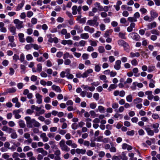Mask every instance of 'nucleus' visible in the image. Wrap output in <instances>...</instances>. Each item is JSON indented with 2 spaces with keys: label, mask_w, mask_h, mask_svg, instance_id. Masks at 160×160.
<instances>
[{
  "label": "nucleus",
  "mask_w": 160,
  "mask_h": 160,
  "mask_svg": "<svg viewBox=\"0 0 160 160\" xmlns=\"http://www.w3.org/2000/svg\"><path fill=\"white\" fill-rule=\"evenodd\" d=\"M99 78L101 80L104 81V82H108V81L107 80V77L104 75H101L99 77Z\"/></svg>",
  "instance_id": "a19ab883"
},
{
  "label": "nucleus",
  "mask_w": 160,
  "mask_h": 160,
  "mask_svg": "<svg viewBox=\"0 0 160 160\" xmlns=\"http://www.w3.org/2000/svg\"><path fill=\"white\" fill-rule=\"evenodd\" d=\"M72 13L73 15H76L77 13L79 14H81L82 13V7L81 6L78 7L76 5L73 6L72 8Z\"/></svg>",
  "instance_id": "39448f33"
},
{
  "label": "nucleus",
  "mask_w": 160,
  "mask_h": 160,
  "mask_svg": "<svg viewBox=\"0 0 160 160\" xmlns=\"http://www.w3.org/2000/svg\"><path fill=\"white\" fill-rule=\"evenodd\" d=\"M98 51L100 53H102L105 52V50L103 47L99 46L98 47Z\"/></svg>",
  "instance_id": "bf43d9fd"
},
{
  "label": "nucleus",
  "mask_w": 160,
  "mask_h": 160,
  "mask_svg": "<svg viewBox=\"0 0 160 160\" xmlns=\"http://www.w3.org/2000/svg\"><path fill=\"white\" fill-rule=\"evenodd\" d=\"M135 134V131L133 130H132L131 131H128L127 132L126 134L128 136H132Z\"/></svg>",
  "instance_id": "5fc2aeb1"
},
{
  "label": "nucleus",
  "mask_w": 160,
  "mask_h": 160,
  "mask_svg": "<svg viewBox=\"0 0 160 160\" xmlns=\"http://www.w3.org/2000/svg\"><path fill=\"white\" fill-rule=\"evenodd\" d=\"M72 128L74 130H76L79 127L78 124L76 123H73L71 125Z\"/></svg>",
  "instance_id": "6e6d98bb"
},
{
  "label": "nucleus",
  "mask_w": 160,
  "mask_h": 160,
  "mask_svg": "<svg viewBox=\"0 0 160 160\" xmlns=\"http://www.w3.org/2000/svg\"><path fill=\"white\" fill-rule=\"evenodd\" d=\"M121 61L120 60H116L115 62V64L114 66V68L117 70H118L121 68Z\"/></svg>",
  "instance_id": "9b49d317"
},
{
  "label": "nucleus",
  "mask_w": 160,
  "mask_h": 160,
  "mask_svg": "<svg viewBox=\"0 0 160 160\" xmlns=\"http://www.w3.org/2000/svg\"><path fill=\"white\" fill-rule=\"evenodd\" d=\"M137 86V82H135L132 83V85L130 87V88L132 90H135L136 89Z\"/></svg>",
  "instance_id": "09e8293b"
},
{
  "label": "nucleus",
  "mask_w": 160,
  "mask_h": 160,
  "mask_svg": "<svg viewBox=\"0 0 160 160\" xmlns=\"http://www.w3.org/2000/svg\"><path fill=\"white\" fill-rule=\"evenodd\" d=\"M128 20L131 23H134V22L137 21V19L134 17H129L128 18Z\"/></svg>",
  "instance_id": "ea45409f"
},
{
  "label": "nucleus",
  "mask_w": 160,
  "mask_h": 160,
  "mask_svg": "<svg viewBox=\"0 0 160 160\" xmlns=\"http://www.w3.org/2000/svg\"><path fill=\"white\" fill-rule=\"evenodd\" d=\"M103 137L101 136H99L97 138H95L94 139V141H96L98 142L102 141Z\"/></svg>",
  "instance_id": "864d4df0"
},
{
  "label": "nucleus",
  "mask_w": 160,
  "mask_h": 160,
  "mask_svg": "<svg viewBox=\"0 0 160 160\" xmlns=\"http://www.w3.org/2000/svg\"><path fill=\"white\" fill-rule=\"evenodd\" d=\"M4 135L3 132L1 130H0V140L3 141H5L6 140V137L3 136Z\"/></svg>",
  "instance_id": "58836bf2"
},
{
  "label": "nucleus",
  "mask_w": 160,
  "mask_h": 160,
  "mask_svg": "<svg viewBox=\"0 0 160 160\" xmlns=\"http://www.w3.org/2000/svg\"><path fill=\"white\" fill-rule=\"evenodd\" d=\"M98 109L101 113H103L105 112V109L102 106H99L98 107Z\"/></svg>",
  "instance_id": "3c124183"
},
{
  "label": "nucleus",
  "mask_w": 160,
  "mask_h": 160,
  "mask_svg": "<svg viewBox=\"0 0 160 160\" xmlns=\"http://www.w3.org/2000/svg\"><path fill=\"white\" fill-rule=\"evenodd\" d=\"M142 98H137L133 100V103L134 104H136L142 103Z\"/></svg>",
  "instance_id": "393cba45"
},
{
  "label": "nucleus",
  "mask_w": 160,
  "mask_h": 160,
  "mask_svg": "<svg viewBox=\"0 0 160 160\" xmlns=\"http://www.w3.org/2000/svg\"><path fill=\"white\" fill-rule=\"evenodd\" d=\"M42 69V67L41 63H39L37 65V72H41Z\"/></svg>",
  "instance_id": "49530a36"
},
{
  "label": "nucleus",
  "mask_w": 160,
  "mask_h": 160,
  "mask_svg": "<svg viewBox=\"0 0 160 160\" xmlns=\"http://www.w3.org/2000/svg\"><path fill=\"white\" fill-rule=\"evenodd\" d=\"M118 44L121 47H123V45L126 43V42H125L123 40L119 39L118 41Z\"/></svg>",
  "instance_id": "c9c22d12"
},
{
  "label": "nucleus",
  "mask_w": 160,
  "mask_h": 160,
  "mask_svg": "<svg viewBox=\"0 0 160 160\" xmlns=\"http://www.w3.org/2000/svg\"><path fill=\"white\" fill-rule=\"evenodd\" d=\"M9 30L12 35H15L17 34L16 32V28L15 27L13 26H11L9 28Z\"/></svg>",
  "instance_id": "a878e982"
},
{
  "label": "nucleus",
  "mask_w": 160,
  "mask_h": 160,
  "mask_svg": "<svg viewBox=\"0 0 160 160\" xmlns=\"http://www.w3.org/2000/svg\"><path fill=\"white\" fill-rule=\"evenodd\" d=\"M26 58L28 61H30L33 59V57L31 54H28L26 56Z\"/></svg>",
  "instance_id": "13d9d810"
},
{
  "label": "nucleus",
  "mask_w": 160,
  "mask_h": 160,
  "mask_svg": "<svg viewBox=\"0 0 160 160\" xmlns=\"http://www.w3.org/2000/svg\"><path fill=\"white\" fill-rule=\"evenodd\" d=\"M18 124L19 126L21 128H23L25 127V122L22 120H20L18 122Z\"/></svg>",
  "instance_id": "a18cd8bd"
},
{
  "label": "nucleus",
  "mask_w": 160,
  "mask_h": 160,
  "mask_svg": "<svg viewBox=\"0 0 160 160\" xmlns=\"http://www.w3.org/2000/svg\"><path fill=\"white\" fill-rule=\"evenodd\" d=\"M26 121L27 127L29 128H32L33 127H39L41 124L34 119H31L30 117L27 116L25 118Z\"/></svg>",
  "instance_id": "f03ea898"
},
{
  "label": "nucleus",
  "mask_w": 160,
  "mask_h": 160,
  "mask_svg": "<svg viewBox=\"0 0 160 160\" xmlns=\"http://www.w3.org/2000/svg\"><path fill=\"white\" fill-rule=\"evenodd\" d=\"M35 96L37 99V102L39 104H40L42 103V96L39 93L36 94Z\"/></svg>",
  "instance_id": "2eb2a0df"
},
{
  "label": "nucleus",
  "mask_w": 160,
  "mask_h": 160,
  "mask_svg": "<svg viewBox=\"0 0 160 160\" xmlns=\"http://www.w3.org/2000/svg\"><path fill=\"white\" fill-rule=\"evenodd\" d=\"M128 156L130 157L129 160H137V158L134 157V153L132 152H129Z\"/></svg>",
  "instance_id": "7c9ffc66"
},
{
  "label": "nucleus",
  "mask_w": 160,
  "mask_h": 160,
  "mask_svg": "<svg viewBox=\"0 0 160 160\" xmlns=\"http://www.w3.org/2000/svg\"><path fill=\"white\" fill-rule=\"evenodd\" d=\"M133 72L134 73V76L135 77H139L140 76L139 73H138V69L137 68H134L132 70Z\"/></svg>",
  "instance_id": "c756f323"
},
{
  "label": "nucleus",
  "mask_w": 160,
  "mask_h": 160,
  "mask_svg": "<svg viewBox=\"0 0 160 160\" xmlns=\"http://www.w3.org/2000/svg\"><path fill=\"white\" fill-rule=\"evenodd\" d=\"M40 136L44 142H47L48 140V138L46 136V133H42Z\"/></svg>",
  "instance_id": "5701e85b"
},
{
  "label": "nucleus",
  "mask_w": 160,
  "mask_h": 160,
  "mask_svg": "<svg viewBox=\"0 0 160 160\" xmlns=\"http://www.w3.org/2000/svg\"><path fill=\"white\" fill-rule=\"evenodd\" d=\"M65 27V25L64 24H59L57 26L56 28L58 30H59L61 29L62 28Z\"/></svg>",
  "instance_id": "052dcab7"
},
{
  "label": "nucleus",
  "mask_w": 160,
  "mask_h": 160,
  "mask_svg": "<svg viewBox=\"0 0 160 160\" xmlns=\"http://www.w3.org/2000/svg\"><path fill=\"white\" fill-rule=\"evenodd\" d=\"M80 38L83 39H87L89 38V35L88 33H83L80 34Z\"/></svg>",
  "instance_id": "bb28decb"
},
{
  "label": "nucleus",
  "mask_w": 160,
  "mask_h": 160,
  "mask_svg": "<svg viewBox=\"0 0 160 160\" xmlns=\"http://www.w3.org/2000/svg\"><path fill=\"white\" fill-rule=\"evenodd\" d=\"M60 147L62 151L68 152L70 150V148L68 147L65 143V140L62 139L59 143Z\"/></svg>",
  "instance_id": "20e7f679"
},
{
  "label": "nucleus",
  "mask_w": 160,
  "mask_h": 160,
  "mask_svg": "<svg viewBox=\"0 0 160 160\" xmlns=\"http://www.w3.org/2000/svg\"><path fill=\"white\" fill-rule=\"evenodd\" d=\"M126 34L125 32L123 33L120 32L118 33V36L120 38L122 39H125L126 38L125 36Z\"/></svg>",
  "instance_id": "2f4dec72"
},
{
  "label": "nucleus",
  "mask_w": 160,
  "mask_h": 160,
  "mask_svg": "<svg viewBox=\"0 0 160 160\" xmlns=\"http://www.w3.org/2000/svg\"><path fill=\"white\" fill-rule=\"evenodd\" d=\"M64 64L66 65H68L71 63V60L69 59H64Z\"/></svg>",
  "instance_id": "e2e57ef3"
},
{
  "label": "nucleus",
  "mask_w": 160,
  "mask_h": 160,
  "mask_svg": "<svg viewBox=\"0 0 160 160\" xmlns=\"http://www.w3.org/2000/svg\"><path fill=\"white\" fill-rule=\"evenodd\" d=\"M32 48V44H27L25 47V49L27 50L31 49Z\"/></svg>",
  "instance_id": "603ef678"
},
{
  "label": "nucleus",
  "mask_w": 160,
  "mask_h": 160,
  "mask_svg": "<svg viewBox=\"0 0 160 160\" xmlns=\"http://www.w3.org/2000/svg\"><path fill=\"white\" fill-rule=\"evenodd\" d=\"M84 30L86 32H88L89 33H92L95 31V29L94 28L90 27L88 26H86L84 28Z\"/></svg>",
  "instance_id": "ddd939ff"
},
{
  "label": "nucleus",
  "mask_w": 160,
  "mask_h": 160,
  "mask_svg": "<svg viewBox=\"0 0 160 160\" xmlns=\"http://www.w3.org/2000/svg\"><path fill=\"white\" fill-rule=\"evenodd\" d=\"M13 22L16 25L15 27L18 29H20L24 27L23 22L20 21L18 19H15Z\"/></svg>",
  "instance_id": "423d86ee"
},
{
  "label": "nucleus",
  "mask_w": 160,
  "mask_h": 160,
  "mask_svg": "<svg viewBox=\"0 0 160 160\" xmlns=\"http://www.w3.org/2000/svg\"><path fill=\"white\" fill-rule=\"evenodd\" d=\"M123 47L124 50L127 52H129L130 46L127 42H126Z\"/></svg>",
  "instance_id": "473e14b6"
},
{
  "label": "nucleus",
  "mask_w": 160,
  "mask_h": 160,
  "mask_svg": "<svg viewBox=\"0 0 160 160\" xmlns=\"http://www.w3.org/2000/svg\"><path fill=\"white\" fill-rule=\"evenodd\" d=\"M52 89L58 92H61L62 91L59 87L53 85L52 86Z\"/></svg>",
  "instance_id": "4be33fe9"
},
{
  "label": "nucleus",
  "mask_w": 160,
  "mask_h": 160,
  "mask_svg": "<svg viewBox=\"0 0 160 160\" xmlns=\"http://www.w3.org/2000/svg\"><path fill=\"white\" fill-rule=\"evenodd\" d=\"M86 150L85 149L77 148L76 149V152L78 154H82L83 155L85 153Z\"/></svg>",
  "instance_id": "aec40b11"
},
{
  "label": "nucleus",
  "mask_w": 160,
  "mask_h": 160,
  "mask_svg": "<svg viewBox=\"0 0 160 160\" xmlns=\"http://www.w3.org/2000/svg\"><path fill=\"white\" fill-rule=\"evenodd\" d=\"M16 91L15 88H9L7 89V92L9 93H12L15 92Z\"/></svg>",
  "instance_id": "de8ad7c7"
},
{
  "label": "nucleus",
  "mask_w": 160,
  "mask_h": 160,
  "mask_svg": "<svg viewBox=\"0 0 160 160\" xmlns=\"http://www.w3.org/2000/svg\"><path fill=\"white\" fill-rule=\"evenodd\" d=\"M9 63V62L8 60H4L2 61V64L4 66L6 67L8 65Z\"/></svg>",
  "instance_id": "774afa93"
},
{
  "label": "nucleus",
  "mask_w": 160,
  "mask_h": 160,
  "mask_svg": "<svg viewBox=\"0 0 160 160\" xmlns=\"http://www.w3.org/2000/svg\"><path fill=\"white\" fill-rule=\"evenodd\" d=\"M19 41L21 42H25V39L24 38V34L22 33H19L18 34Z\"/></svg>",
  "instance_id": "b1692460"
},
{
  "label": "nucleus",
  "mask_w": 160,
  "mask_h": 160,
  "mask_svg": "<svg viewBox=\"0 0 160 160\" xmlns=\"http://www.w3.org/2000/svg\"><path fill=\"white\" fill-rule=\"evenodd\" d=\"M128 37L129 38H132L136 41H138L140 38V36L137 33L135 32L130 33L128 35Z\"/></svg>",
  "instance_id": "6e6552de"
},
{
  "label": "nucleus",
  "mask_w": 160,
  "mask_h": 160,
  "mask_svg": "<svg viewBox=\"0 0 160 160\" xmlns=\"http://www.w3.org/2000/svg\"><path fill=\"white\" fill-rule=\"evenodd\" d=\"M94 6L99 11H102L103 7L101 6L100 3L96 2L94 4Z\"/></svg>",
  "instance_id": "412c9836"
},
{
  "label": "nucleus",
  "mask_w": 160,
  "mask_h": 160,
  "mask_svg": "<svg viewBox=\"0 0 160 160\" xmlns=\"http://www.w3.org/2000/svg\"><path fill=\"white\" fill-rule=\"evenodd\" d=\"M25 59V56L23 53H21L20 55V57L19 59L20 60L21 62H24Z\"/></svg>",
  "instance_id": "4d7b16f0"
},
{
  "label": "nucleus",
  "mask_w": 160,
  "mask_h": 160,
  "mask_svg": "<svg viewBox=\"0 0 160 160\" xmlns=\"http://www.w3.org/2000/svg\"><path fill=\"white\" fill-rule=\"evenodd\" d=\"M10 136L11 138L13 139H16L18 138V135L15 130H14V131L11 133Z\"/></svg>",
  "instance_id": "4c0bfd02"
},
{
  "label": "nucleus",
  "mask_w": 160,
  "mask_h": 160,
  "mask_svg": "<svg viewBox=\"0 0 160 160\" xmlns=\"http://www.w3.org/2000/svg\"><path fill=\"white\" fill-rule=\"evenodd\" d=\"M143 19L145 21H148L149 22H150L152 21V20L151 17H149L148 15L145 16L143 18Z\"/></svg>",
  "instance_id": "69168bd1"
},
{
  "label": "nucleus",
  "mask_w": 160,
  "mask_h": 160,
  "mask_svg": "<svg viewBox=\"0 0 160 160\" xmlns=\"http://www.w3.org/2000/svg\"><path fill=\"white\" fill-rule=\"evenodd\" d=\"M149 126H145L143 128L146 131L147 134L150 136H153L154 134V133H157L159 132L158 127L159 124L158 123H156L152 124L151 126L154 129V130H151V128L148 127Z\"/></svg>",
  "instance_id": "f257e3e1"
},
{
  "label": "nucleus",
  "mask_w": 160,
  "mask_h": 160,
  "mask_svg": "<svg viewBox=\"0 0 160 160\" xmlns=\"http://www.w3.org/2000/svg\"><path fill=\"white\" fill-rule=\"evenodd\" d=\"M20 68L22 70L21 72H23V73H25V71L26 69V66L24 65L21 64L20 65Z\"/></svg>",
  "instance_id": "338daca9"
},
{
  "label": "nucleus",
  "mask_w": 160,
  "mask_h": 160,
  "mask_svg": "<svg viewBox=\"0 0 160 160\" xmlns=\"http://www.w3.org/2000/svg\"><path fill=\"white\" fill-rule=\"evenodd\" d=\"M32 138H28L27 140H25L24 141V143L26 144H27L28 145L30 144L32 142Z\"/></svg>",
  "instance_id": "0e129e2a"
},
{
  "label": "nucleus",
  "mask_w": 160,
  "mask_h": 160,
  "mask_svg": "<svg viewBox=\"0 0 160 160\" xmlns=\"http://www.w3.org/2000/svg\"><path fill=\"white\" fill-rule=\"evenodd\" d=\"M122 148L123 149H127L129 151L132 149V147L129 145L124 143L122 145Z\"/></svg>",
  "instance_id": "dca6fc26"
},
{
  "label": "nucleus",
  "mask_w": 160,
  "mask_h": 160,
  "mask_svg": "<svg viewBox=\"0 0 160 160\" xmlns=\"http://www.w3.org/2000/svg\"><path fill=\"white\" fill-rule=\"evenodd\" d=\"M131 63L132 65L136 66L138 65V62L136 59H134L131 61Z\"/></svg>",
  "instance_id": "680f3d73"
},
{
  "label": "nucleus",
  "mask_w": 160,
  "mask_h": 160,
  "mask_svg": "<svg viewBox=\"0 0 160 160\" xmlns=\"http://www.w3.org/2000/svg\"><path fill=\"white\" fill-rule=\"evenodd\" d=\"M89 42L90 43V44L93 47H96L97 46V42H98V41H96L95 40H90L89 41Z\"/></svg>",
  "instance_id": "79ce46f5"
},
{
  "label": "nucleus",
  "mask_w": 160,
  "mask_h": 160,
  "mask_svg": "<svg viewBox=\"0 0 160 160\" xmlns=\"http://www.w3.org/2000/svg\"><path fill=\"white\" fill-rule=\"evenodd\" d=\"M120 156L121 159L122 160H128V158L126 156V153L123 152L122 153L121 155Z\"/></svg>",
  "instance_id": "c85d7f7f"
},
{
  "label": "nucleus",
  "mask_w": 160,
  "mask_h": 160,
  "mask_svg": "<svg viewBox=\"0 0 160 160\" xmlns=\"http://www.w3.org/2000/svg\"><path fill=\"white\" fill-rule=\"evenodd\" d=\"M58 34L62 35H65V39H68L70 38L71 35L69 33H68L67 29L65 28L62 29L61 31H58Z\"/></svg>",
  "instance_id": "0eeeda50"
},
{
  "label": "nucleus",
  "mask_w": 160,
  "mask_h": 160,
  "mask_svg": "<svg viewBox=\"0 0 160 160\" xmlns=\"http://www.w3.org/2000/svg\"><path fill=\"white\" fill-rule=\"evenodd\" d=\"M135 24L134 23H131L130 26L127 28V31L128 32H131L133 31V28L135 27Z\"/></svg>",
  "instance_id": "a211bd4d"
},
{
  "label": "nucleus",
  "mask_w": 160,
  "mask_h": 160,
  "mask_svg": "<svg viewBox=\"0 0 160 160\" xmlns=\"http://www.w3.org/2000/svg\"><path fill=\"white\" fill-rule=\"evenodd\" d=\"M25 1L24 0H22L21 3L18 4L16 10L18 11L22 9V8L25 4Z\"/></svg>",
  "instance_id": "6ab92c4d"
},
{
  "label": "nucleus",
  "mask_w": 160,
  "mask_h": 160,
  "mask_svg": "<svg viewBox=\"0 0 160 160\" xmlns=\"http://www.w3.org/2000/svg\"><path fill=\"white\" fill-rule=\"evenodd\" d=\"M155 66L150 65L148 67V72H151L155 70Z\"/></svg>",
  "instance_id": "c03bdc74"
},
{
  "label": "nucleus",
  "mask_w": 160,
  "mask_h": 160,
  "mask_svg": "<svg viewBox=\"0 0 160 160\" xmlns=\"http://www.w3.org/2000/svg\"><path fill=\"white\" fill-rule=\"evenodd\" d=\"M111 145V147H110L109 151L111 152H116L117 151V149L114 146L113 144H112V142H110Z\"/></svg>",
  "instance_id": "cd10ccee"
},
{
  "label": "nucleus",
  "mask_w": 160,
  "mask_h": 160,
  "mask_svg": "<svg viewBox=\"0 0 160 160\" xmlns=\"http://www.w3.org/2000/svg\"><path fill=\"white\" fill-rule=\"evenodd\" d=\"M151 18L152 21L154 20L158 16V14L154 10H152L150 12Z\"/></svg>",
  "instance_id": "f8f14e48"
},
{
  "label": "nucleus",
  "mask_w": 160,
  "mask_h": 160,
  "mask_svg": "<svg viewBox=\"0 0 160 160\" xmlns=\"http://www.w3.org/2000/svg\"><path fill=\"white\" fill-rule=\"evenodd\" d=\"M73 29L76 31H77L78 33H80L83 32V30L82 27L78 25H76L73 28Z\"/></svg>",
  "instance_id": "4468645a"
},
{
  "label": "nucleus",
  "mask_w": 160,
  "mask_h": 160,
  "mask_svg": "<svg viewBox=\"0 0 160 160\" xmlns=\"http://www.w3.org/2000/svg\"><path fill=\"white\" fill-rule=\"evenodd\" d=\"M95 71L97 72H99L101 70V67L98 64H95Z\"/></svg>",
  "instance_id": "8fccbe9b"
},
{
  "label": "nucleus",
  "mask_w": 160,
  "mask_h": 160,
  "mask_svg": "<svg viewBox=\"0 0 160 160\" xmlns=\"http://www.w3.org/2000/svg\"><path fill=\"white\" fill-rule=\"evenodd\" d=\"M26 40L28 43L33 42L34 41L33 38L30 36H28L26 38Z\"/></svg>",
  "instance_id": "37998d69"
},
{
  "label": "nucleus",
  "mask_w": 160,
  "mask_h": 160,
  "mask_svg": "<svg viewBox=\"0 0 160 160\" xmlns=\"http://www.w3.org/2000/svg\"><path fill=\"white\" fill-rule=\"evenodd\" d=\"M81 87L86 91L89 90L91 92H93L95 90V88L94 87H89L86 85H82Z\"/></svg>",
  "instance_id": "9d476101"
},
{
  "label": "nucleus",
  "mask_w": 160,
  "mask_h": 160,
  "mask_svg": "<svg viewBox=\"0 0 160 160\" xmlns=\"http://www.w3.org/2000/svg\"><path fill=\"white\" fill-rule=\"evenodd\" d=\"M156 26L157 23L155 22H153L147 25L148 29H151L152 28L156 27Z\"/></svg>",
  "instance_id": "f3484780"
},
{
  "label": "nucleus",
  "mask_w": 160,
  "mask_h": 160,
  "mask_svg": "<svg viewBox=\"0 0 160 160\" xmlns=\"http://www.w3.org/2000/svg\"><path fill=\"white\" fill-rule=\"evenodd\" d=\"M117 87V85L115 84H111L108 88V91H111L112 90L115 89Z\"/></svg>",
  "instance_id": "f704fd0d"
},
{
  "label": "nucleus",
  "mask_w": 160,
  "mask_h": 160,
  "mask_svg": "<svg viewBox=\"0 0 160 160\" xmlns=\"http://www.w3.org/2000/svg\"><path fill=\"white\" fill-rule=\"evenodd\" d=\"M98 16H95L93 17V19L88 20L87 24L92 27H97L99 25V22H98Z\"/></svg>",
  "instance_id": "7ed1b4c3"
},
{
  "label": "nucleus",
  "mask_w": 160,
  "mask_h": 160,
  "mask_svg": "<svg viewBox=\"0 0 160 160\" xmlns=\"http://www.w3.org/2000/svg\"><path fill=\"white\" fill-rule=\"evenodd\" d=\"M140 55L139 53L138 52L134 53L133 52H131L130 53V57L131 58H133L135 57H138Z\"/></svg>",
  "instance_id": "e433bc0d"
},
{
  "label": "nucleus",
  "mask_w": 160,
  "mask_h": 160,
  "mask_svg": "<svg viewBox=\"0 0 160 160\" xmlns=\"http://www.w3.org/2000/svg\"><path fill=\"white\" fill-rule=\"evenodd\" d=\"M22 111L21 109H19L17 110H13L12 113L14 115L15 118L16 119H19L21 117V116L19 114V113H20Z\"/></svg>",
  "instance_id": "1a4fd4ad"
},
{
  "label": "nucleus",
  "mask_w": 160,
  "mask_h": 160,
  "mask_svg": "<svg viewBox=\"0 0 160 160\" xmlns=\"http://www.w3.org/2000/svg\"><path fill=\"white\" fill-rule=\"evenodd\" d=\"M127 101L129 102H132L133 100L132 96L131 94L127 95L126 97Z\"/></svg>",
  "instance_id": "72a5a7b5"
}]
</instances>
